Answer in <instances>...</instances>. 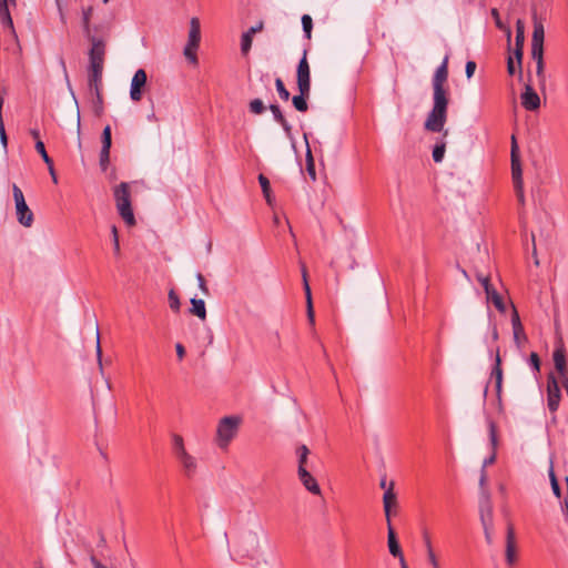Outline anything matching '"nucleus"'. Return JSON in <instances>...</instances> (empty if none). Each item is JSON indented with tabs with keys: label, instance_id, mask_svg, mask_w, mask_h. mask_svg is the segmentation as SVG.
Listing matches in <instances>:
<instances>
[{
	"label": "nucleus",
	"instance_id": "nucleus-1",
	"mask_svg": "<svg viewBox=\"0 0 568 568\" xmlns=\"http://www.w3.org/2000/svg\"><path fill=\"white\" fill-rule=\"evenodd\" d=\"M448 58L446 57L443 63L436 69L432 80L433 84V108L428 113L425 121V130L434 133H439L444 130L447 121L448 110V89L445 87L448 79L447 69Z\"/></svg>",
	"mask_w": 568,
	"mask_h": 568
},
{
	"label": "nucleus",
	"instance_id": "nucleus-2",
	"mask_svg": "<svg viewBox=\"0 0 568 568\" xmlns=\"http://www.w3.org/2000/svg\"><path fill=\"white\" fill-rule=\"evenodd\" d=\"M534 31L531 38V58L536 61V74L539 83H545V63H544V39L545 29L542 22L537 18L536 13L532 17Z\"/></svg>",
	"mask_w": 568,
	"mask_h": 568
},
{
	"label": "nucleus",
	"instance_id": "nucleus-3",
	"mask_svg": "<svg viewBox=\"0 0 568 568\" xmlns=\"http://www.w3.org/2000/svg\"><path fill=\"white\" fill-rule=\"evenodd\" d=\"M114 200L119 215L129 226L135 225L136 221L131 205L130 185L126 182H121L114 187Z\"/></svg>",
	"mask_w": 568,
	"mask_h": 568
},
{
	"label": "nucleus",
	"instance_id": "nucleus-4",
	"mask_svg": "<svg viewBox=\"0 0 568 568\" xmlns=\"http://www.w3.org/2000/svg\"><path fill=\"white\" fill-rule=\"evenodd\" d=\"M241 424V418L237 416L223 417L216 429V443L220 448L225 449L231 440L235 437Z\"/></svg>",
	"mask_w": 568,
	"mask_h": 568
},
{
	"label": "nucleus",
	"instance_id": "nucleus-5",
	"mask_svg": "<svg viewBox=\"0 0 568 568\" xmlns=\"http://www.w3.org/2000/svg\"><path fill=\"white\" fill-rule=\"evenodd\" d=\"M201 42V23L200 19L196 17L191 18L190 20V30L187 42L184 47L183 54L185 59L191 63L196 65L199 62L197 59V49Z\"/></svg>",
	"mask_w": 568,
	"mask_h": 568
},
{
	"label": "nucleus",
	"instance_id": "nucleus-6",
	"mask_svg": "<svg viewBox=\"0 0 568 568\" xmlns=\"http://www.w3.org/2000/svg\"><path fill=\"white\" fill-rule=\"evenodd\" d=\"M510 158H511V175H513L514 187H515L518 201L521 204H524L525 195H524V190H523V171H521V164H520L519 148H518V143H517L515 135L511 136Z\"/></svg>",
	"mask_w": 568,
	"mask_h": 568
},
{
	"label": "nucleus",
	"instance_id": "nucleus-7",
	"mask_svg": "<svg viewBox=\"0 0 568 568\" xmlns=\"http://www.w3.org/2000/svg\"><path fill=\"white\" fill-rule=\"evenodd\" d=\"M172 445L173 453L176 459L181 463L185 476L192 477L196 470V462L195 458L186 452L182 436L174 434L172 437Z\"/></svg>",
	"mask_w": 568,
	"mask_h": 568
},
{
	"label": "nucleus",
	"instance_id": "nucleus-8",
	"mask_svg": "<svg viewBox=\"0 0 568 568\" xmlns=\"http://www.w3.org/2000/svg\"><path fill=\"white\" fill-rule=\"evenodd\" d=\"M12 195L18 222L26 227H30L33 224L34 216L26 202L22 190L17 184L12 185Z\"/></svg>",
	"mask_w": 568,
	"mask_h": 568
},
{
	"label": "nucleus",
	"instance_id": "nucleus-9",
	"mask_svg": "<svg viewBox=\"0 0 568 568\" xmlns=\"http://www.w3.org/2000/svg\"><path fill=\"white\" fill-rule=\"evenodd\" d=\"M260 536L256 531H248L239 546L237 554L242 558L255 559L260 555Z\"/></svg>",
	"mask_w": 568,
	"mask_h": 568
},
{
	"label": "nucleus",
	"instance_id": "nucleus-10",
	"mask_svg": "<svg viewBox=\"0 0 568 568\" xmlns=\"http://www.w3.org/2000/svg\"><path fill=\"white\" fill-rule=\"evenodd\" d=\"M561 400V390L556 376L550 373L547 377V407L555 416Z\"/></svg>",
	"mask_w": 568,
	"mask_h": 568
},
{
	"label": "nucleus",
	"instance_id": "nucleus-11",
	"mask_svg": "<svg viewBox=\"0 0 568 568\" xmlns=\"http://www.w3.org/2000/svg\"><path fill=\"white\" fill-rule=\"evenodd\" d=\"M88 38L91 41V49L89 51V65L103 68L105 58L104 40L91 34H89Z\"/></svg>",
	"mask_w": 568,
	"mask_h": 568
},
{
	"label": "nucleus",
	"instance_id": "nucleus-12",
	"mask_svg": "<svg viewBox=\"0 0 568 568\" xmlns=\"http://www.w3.org/2000/svg\"><path fill=\"white\" fill-rule=\"evenodd\" d=\"M517 545L515 529L511 523L507 525L505 561L507 566L513 567L517 562Z\"/></svg>",
	"mask_w": 568,
	"mask_h": 568
},
{
	"label": "nucleus",
	"instance_id": "nucleus-13",
	"mask_svg": "<svg viewBox=\"0 0 568 568\" xmlns=\"http://www.w3.org/2000/svg\"><path fill=\"white\" fill-rule=\"evenodd\" d=\"M296 82L298 90H311V70L307 61L306 50H304L303 57L297 64Z\"/></svg>",
	"mask_w": 568,
	"mask_h": 568
},
{
	"label": "nucleus",
	"instance_id": "nucleus-14",
	"mask_svg": "<svg viewBox=\"0 0 568 568\" xmlns=\"http://www.w3.org/2000/svg\"><path fill=\"white\" fill-rule=\"evenodd\" d=\"M148 75L144 69L135 71L130 88V98L134 102H139L143 95V88L146 84Z\"/></svg>",
	"mask_w": 568,
	"mask_h": 568
},
{
	"label": "nucleus",
	"instance_id": "nucleus-15",
	"mask_svg": "<svg viewBox=\"0 0 568 568\" xmlns=\"http://www.w3.org/2000/svg\"><path fill=\"white\" fill-rule=\"evenodd\" d=\"M552 361L559 376L568 374L566 348L561 338H558L555 345Z\"/></svg>",
	"mask_w": 568,
	"mask_h": 568
},
{
	"label": "nucleus",
	"instance_id": "nucleus-16",
	"mask_svg": "<svg viewBox=\"0 0 568 568\" xmlns=\"http://www.w3.org/2000/svg\"><path fill=\"white\" fill-rule=\"evenodd\" d=\"M102 148L100 152V166L102 171H106L110 162V149L112 145L111 126L106 125L101 135Z\"/></svg>",
	"mask_w": 568,
	"mask_h": 568
},
{
	"label": "nucleus",
	"instance_id": "nucleus-17",
	"mask_svg": "<svg viewBox=\"0 0 568 568\" xmlns=\"http://www.w3.org/2000/svg\"><path fill=\"white\" fill-rule=\"evenodd\" d=\"M490 378L495 379V389L499 407L501 408V392H503V368L499 347L496 348L495 363L491 368Z\"/></svg>",
	"mask_w": 568,
	"mask_h": 568
},
{
	"label": "nucleus",
	"instance_id": "nucleus-18",
	"mask_svg": "<svg viewBox=\"0 0 568 568\" xmlns=\"http://www.w3.org/2000/svg\"><path fill=\"white\" fill-rule=\"evenodd\" d=\"M525 42V24L521 20H517L516 22V48L514 50V55L517 60V65L519 69V77H523L521 70V60H523V49Z\"/></svg>",
	"mask_w": 568,
	"mask_h": 568
},
{
	"label": "nucleus",
	"instance_id": "nucleus-19",
	"mask_svg": "<svg viewBox=\"0 0 568 568\" xmlns=\"http://www.w3.org/2000/svg\"><path fill=\"white\" fill-rule=\"evenodd\" d=\"M521 105L528 111H535L540 106V98L530 83L525 85L521 93Z\"/></svg>",
	"mask_w": 568,
	"mask_h": 568
},
{
	"label": "nucleus",
	"instance_id": "nucleus-20",
	"mask_svg": "<svg viewBox=\"0 0 568 568\" xmlns=\"http://www.w3.org/2000/svg\"><path fill=\"white\" fill-rule=\"evenodd\" d=\"M102 67H90L88 68V85L90 92L102 91Z\"/></svg>",
	"mask_w": 568,
	"mask_h": 568
},
{
	"label": "nucleus",
	"instance_id": "nucleus-21",
	"mask_svg": "<svg viewBox=\"0 0 568 568\" xmlns=\"http://www.w3.org/2000/svg\"><path fill=\"white\" fill-rule=\"evenodd\" d=\"M297 475L306 490L316 496L321 495V487L307 468H301V471H298Z\"/></svg>",
	"mask_w": 568,
	"mask_h": 568
},
{
	"label": "nucleus",
	"instance_id": "nucleus-22",
	"mask_svg": "<svg viewBox=\"0 0 568 568\" xmlns=\"http://www.w3.org/2000/svg\"><path fill=\"white\" fill-rule=\"evenodd\" d=\"M384 511L386 516L387 525L392 524L390 521V510L393 507H397V496L394 491V481L389 484L387 489L383 496Z\"/></svg>",
	"mask_w": 568,
	"mask_h": 568
},
{
	"label": "nucleus",
	"instance_id": "nucleus-23",
	"mask_svg": "<svg viewBox=\"0 0 568 568\" xmlns=\"http://www.w3.org/2000/svg\"><path fill=\"white\" fill-rule=\"evenodd\" d=\"M488 429H489V439L490 444L493 446V454L484 460L481 469H485L488 465H491L495 463L496 459V448L498 445V438H497V426L495 422L490 418L487 419Z\"/></svg>",
	"mask_w": 568,
	"mask_h": 568
},
{
	"label": "nucleus",
	"instance_id": "nucleus-24",
	"mask_svg": "<svg viewBox=\"0 0 568 568\" xmlns=\"http://www.w3.org/2000/svg\"><path fill=\"white\" fill-rule=\"evenodd\" d=\"M479 519L483 526L485 540L487 545L494 542V514H479Z\"/></svg>",
	"mask_w": 568,
	"mask_h": 568
},
{
	"label": "nucleus",
	"instance_id": "nucleus-25",
	"mask_svg": "<svg viewBox=\"0 0 568 568\" xmlns=\"http://www.w3.org/2000/svg\"><path fill=\"white\" fill-rule=\"evenodd\" d=\"M387 529H388L387 544H388V549H389L390 555L398 559L404 558V554L398 544V540L396 538V534H395V530H394L392 524L387 525Z\"/></svg>",
	"mask_w": 568,
	"mask_h": 568
},
{
	"label": "nucleus",
	"instance_id": "nucleus-26",
	"mask_svg": "<svg viewBox=\"0 0 568 568\" xmlns=\"http://www.w3.org/2000/svg\"><path fill=\"white\" fill-rule=\"evenodd\" d=\"M302 276H303V285L306 296V304H307V318L311 324H314V310L312 304V293L311 287L307 280V272L305 265H302Z\"/></svg>",
	"mask_w": 568,
	"mask_h": 568
},
{
	"label": "nucleus",
	"instance_id": "nucleus-27",
	"mask_svg": "<svg viewBox=\"0 0 568 568\" xmlns=\"http://www.w3.org/2000/svg\"><path fill=\"white\" fill-rule=\"evenodd\" d=\"M298 94L292 98V103L298 112H306L308 110L307 99L311 90H298Z\"/></svg>",
	"mask_w": 568,
	"mask_h": 568
},
{
	"label": "nucleus",
	"instance_id": "nucleus-28",
	"mask_svg": "<svg viewBox=\"0 0 568 568\" xmlns=\"http://www.w3.org/2000/svg\"><path fill=\"white\" fill-rule=\"evenodd\" d=\"M270 111L273 114L274 120L283 128L286 134H291L292 126L283 115L281 108L277 104H270Z\"/></svg>",
	"mask_w": 568,
	"mask_h": 568
},
{
	"label": "nucleus",
	"instance_id": "nucleus-29",
	"mask_svg": "<svg viewBox=\"0 0 568 568\" xmlns=\"http://www.w3.org/2000/svg\"><path fill=\"white\" fill-rule=\"evenodd\" d=\"M485 293L487 301L491 302L499 312L504 313L506 311L504 300L494 286H490L488 290L485 291Z\"/></svg>",
	"mask_w": 568,
	"mask_h": 568
},
{
	"label": "nucleus",
	"instance_id": "nucleus-30",
	"mask_svg": "<svg viewBox=\"0 0 568 568\" xmlns=\"http://www.w3.org/2000/svg\"><path fill=\"white\" fill-rule=\"evenodd\" d=\"M479 514H494L490 494L487 488L479 493Z\"/></svg>",
	"mask_w": 568,
	"mask_h": 568
},
{
	"label": "nucleus",
	"instance_id": "nucleus-31",
	"mask_svg": "<svg viewBox=\"0 0 568 568\" xmlns=\"http://www.w3.org/2000/svg\"><path fill=\"white\" fill-rule=\"evenodd\" d=\"M192 307L190 308L191 314L197 316L200 320L204 321L206 318V308L203 300L192 298L191 300Z\"/></svg>",
	"mask_w": 568,
	"mask_h": 568
},
{
	"label": "nucleus",
	"instance_id": "nucleus-32",
	"mask_svg": "<svg viewBox=\"0 0 568 568\" xmlns=\"http://www.w3.org/2000/svg\"><path fill=\"white\" fill-rule=\"evenodd\" d=\"M258 182L263 192V195L268 205L273 204L274 197L272 196L271 184L268 179L264 174L258 175Z\"/></svg>",
	"mask_w": 568,
	"mask_h": 568
},
{
	"label": "nucleus",
	"instance_id": "nucleus-33",
	"mask_svg": "<svg viewBox=\"0 0 568 568\" xmlns=\"http://www.w3.org/2000/svg\"><path fill=\"white\" fill-rule=\"evenodd\" d=\"M296 454L298 457V468H297V473H298V471H301V468H306L310 449L307 448L306 445H301L297 447Z\"/></svg>",
	"mask_w": 568,
	"mask_h": 568
},
{
	"label": "nucleus",
	"instance_id": "nucleus-34",
	"mask_svg": "<svg viewBox=\"0 0 568 568\" xmlns=\"http://www.w3.org/2000/svg\"><path fill=\"white\" fill-rule=\"evenodd\" d=\"M445 149H446V143L443 140L438 143H436V145L434 146L432 155H433V160L436 163H439L443 161L444 155H445Z\"/></svg>",
	"mask_w": 568,
	"mask_h": 568
},
{
	"label": "nucleus",
	"instance_id": "nucleus-35",
	"mask_svg": "<svg viewBox=\"0 0 568 568\" xmlns=\"http://www.w3.org/2000/svg\"><path fill=\"white\" fill-rule=\"evenodd\" d=\"M93 95V109L94 113L100 116L103 112V97L102 91L91 92Z\"/></svg>",
	"mask_w": 568,
	"mask_h": 568
},
{
	"label": "nucleus",
	"instance_id": "nucleus-36",
	"mask_svg": "<svg viewBox=\"0 0 568 568\" xmlns=\"http://www.w3.org/2000/svg\"><path fill=\"white\" fill-rule=\"evenodd\" d=\"M275 88L283 101H288L291 98L290 91L285 88V84L281 78L275 79Z\"/></svg>",
	"mask_w": 568,
	"mask_h": 568
},
{
	"label": "nucleus",
	"instance_id": "nucleus-37",
	"mask_svg": "<svg viewBox=\"0 0 568 568\" xmlns=\"http://www.w3.org/2000/svg\"><path fill=\"white\" fill-rule=\"evenodd\" d=\"M302 27L304 31V36L307 40L312 38V30H313V20L311 16L304 14L302 17Z\"/></svg>",
	"mask_w": 568,
	"mask_h": 568
},
{
	"label": "nucleus",
	"instance_id": "nucleus-38",
	"mask_svg": "<svg viewBox=\"0 0 568 568\" xmlns=\"http://www.w3.org/2000/svg\"><path fill=\"white\" fill-rule=\"evenodd\" d=\"M253 37L244 32L241 37V52L247 55L252 48Z\"/></svg>",
	"mask_w": 568,
	"mask_h": 568
},
{
	"label": "nucleus",
	"instance_id": "nucleus-39",
	"mask_svg": "<svg viewBox=\"0 0 568 568\" xmlns=\"http://www.w3.org/2000/svg\"><path fill=\"white\" fill-rule=\"evenodd\" d=\"M514 333V342L518 348L523 347V344L527 342V335L524 331V327L521 328H515L513 329Z\"/></svg>",
	"mask_w": 568,
	"mask_h": 568
},
{
	"label": "nucleus",
	"instance_id": "nucleus-40",
	"mask_svg": "<svg viewBox=\"0 0 568 568\" xmlns=\"http://www.w3.org/2000/svg\"><path fill=\"white\" fill-rule=\"evenodd\" d=\"M0 17L3 22H7L8 26L12 27V19L8 9V0H0Z\"/></svg>",
	"mask_w": 568,
	"mask_h": 568
},
{
	"label": "nucleus",
	"instance_id": "nucleus-41",
	"mask_svg": "<svg viewBox=\"0 0 568 568\" xmlns=\"http://www.w3.org/2000/svg\"><path fill=\"white\" fill-rule=\"evenodd\" d=\"M248 109L253 114H262L266 106L261 99H254L250 102Z\"/></svg>",
	"mask_w": 568,
	"mask_h": 568
},
{
	"label": "nucleus",
	"instance_id": "nucleus-42",
	"mask_svg": "<svg viewBox=\"0 0 568 568\" xmlns=\"http://www.w3.org/2000/svg\"><path fill=\"white\" fill-rule=\"evenodd\" d=\"M3 98L0 95V140H1V143L4 148H7V144H8V138H7V134H6V130H4V123H3V119H2V106H3Z\"/></svg>",
	"mask_w": 568,
	"mask_h": 568
},
{
	"label": "nucleus",
	"instance_id": "nucleus-43",
	"mask_svg": "<svg viewBox=\"0 0 568 568\" xmlns=\"http://www.w3.org/2000/svg\"><path fill=\"white\" fill-rule=\"evenodd\" d=\"M306 171L312 178V180L316 179L315 164L311 150H307L306 153Z\"/></svg>",
	"mask_w": 568,
	"mask_h": 568
},
{
	"label": "nucleus",
	"instance_id": "nucleus-44",
	"mask_svg": "<svg viewBox=\"0 0 568 568\" xmlns=\"http://www.w3.org/2000/svg\"><path fill=\"white\" fill-rule=\"evenodd\" d=\"M425 544L427 547V556H428L429 562L432 564L433 568H439L436 555L432 548V542L428 537L425 538Z\"/></svg>",
	"mask_w": 568,
	"mask_h": 568
},
{
	"label": "nucleus",
	"instance_id": "nucleus-45",
	"mask_svg": "<svg viewBox=\"0 0 568 568\" xmlns=\"http://www.w3.org/2000/svg\"><path fill=\"white\" fill-rule=\"evenodd\" d=\"M169 304H170V307H171L172 311H174V312H179L180 311V306H181L180 297L175 293L174 290H171L169 292Z\"/></svg>",
	"mask_w": 568,
	"mask_h": 568
},
{
	"label": "nucleus",
	"instance_id": "nucleus-46",
	"mask_svg": "<svg viewBox=\"0 0 568 568\" xmlns=\"http://www.w3.org/2000/svg\"><path fill=\"white\" fill-rule=\"evenodd\" d=\"M549 477H550V484H551V489H552L554 495L557 498H560L561 497L560 486H559V483L556 478V475H555L552 468H550Z\"/></svg>",
	"mask_w": 568,
	"mask_h": 568
},
{
	"label": "nucleus",
	"instance_id": "nucleus-47",
	"mask_svg": "<svg viewBox=\"0 0 568 568\" xmlns=\"http://www.w3.org/2000/svg\"><path fill=\"white\" fill-rule=\"evenodd\" d=\"M91 12H92V9L88 8L85 10H83V14H82L83 29H84V32L87 33V36L90 34V17H91Z\"/></svg>",
	"mask_w": 568,
	"mask_h": 568
},
{
	"label": "nucleus",
	"instance_id": "nucleus-48",
	"mask_svg": "<svg viewBox=\"0 0 568 568\" xmlns=\"http://www.w3.org/2000/svg\"><path fill=\"white\" fill-rule=\"evenodd\" d=\"M529 364L534 369L535 374L540 372V358L537 353L532 352L529 356Z\"/></svg>",
	"mask_w": 568,
	"mask_h": 568
},
{
	"label": "nucleus",
	"instance_id": "nucleus-49",
	"mask_svg": "<svg viewBox=\"0 0 568 568\" xmlns=\"http://www.w3.org/2000/svg\"><path fill=\"white\" fill-rule=\"evenodd\" d=\"M477 281L481 284L484 287V291L488 290L493 284L490 283V278L488 275H484L483 273L476 274Z\"/></svg>",
	"mask_w": 568,
	"mask_h": 568
},
{
	"label": "nucleus",
	"instance_id": "nucleus-50",
	"mask_svg": "<svg viewBox=\"0 0 568 568\" xmlns=\"http://www.w3.org/2000/svg\"><path fill=\"white\" fill-rule=\"evenodd\" d=\"M511 326H513V329L523 327L519 314L514 305H513V314H511Z\"/></svg>",
	"mask_w": 568,
	"mask_h": 568
},
{
	"label": "nucleus",
	"instance_id": "nucleus-51",
	"mask_svg": "<svg viewBox=\"0 0 568 568\" xmlns=\"http://www.w3.org/2000/svg\"><path fill=\"white\" fill-rule=\"evenodd\" d=\"M43 161L48 165V169L50 171V174L52 176L53 182L57 183V175H55V172H54L52 159L48 155V156L43 158Z\"/></svg>",
	"mask_w": 568,
	"mask_h": 568
},
{
	"label": "nucleus",
	"instance_id": "nucleus-52",
	"mask_svg": "<svg viewBox=\"0 0 568 568\" xmlns=\"http://www.w3.org/2000/svg\"><path fill=\"white\" fill-rule=\"evenodd\" d=\"M476 70V62L475 61H467L465 67V73L468 79H470Z\"/></svg>",
	"mask_w": 568,
	"mask_h": 568
},
{
	"label": "nucleus",
	"instance_id": "nucleus-53",
	"mask_svg": "<svg viewBox=\"0 0 568 568\" xmlns=\"http://www.w3.org/2000/svg\"><path fill=\"white\" fill-rule=\"evenodd\" d=\"M36 150L37 152L41 155V158H45L48 156V153L45 151V146H44V143L41 141V140H38L36 142Z\"/></svg>",
	"mask_w": 568,
	"mask_h": 568
},
{
	"label": "nucleus",
	"instance_id": "nucleus-54",
	"mask_svg": "<svg viewBox=\"0 0 568 568\" xmlns=\"http://www.w3.org/2000/svg\"><path fill=\"white\" fill-rule=\"evenodd\" d=\"M263 30V22L260 21L256 26L251 27L247 31H245L247 34L254 37L255 33Z\"/></svg>",
	"mask_w": 568,
	"mask_h": 568
},
{
	"label": "nucleus",
	"instance_id": "nucleus-55",
	"mask_svg": "<svg viewBox=\"0 0 568 568\" xmlns=\"http://www.w3.org/2000/svg\"><path fill=\"white\" fill-rule=\"evenodd\" d=\"M175 351H176V356H178L179 361H182L185 356V347L181 343H178L175 345Z\"/></svg>",
	"mask_w": 568,
	"mask_h": 568
},
{
	"label": "nucleus",
	"instance_id": "nucleus-56",
	"mask_svg": "<svg viewBox=\"0 0 568 568\" xmlns=\"http://www.w3.org/2000/svg\"><path fill=\"white\" fill-rule=\"evenodd\" d=\"M491 16H493V17H494V19H495L496 27H497L498 29L503 30V29H504V24H503V23H501V21H500L498 10H497V9H493V10H491Z\"/></svg>",
	"mask_w": 568,
	"mask_h": 568
},
{
	"label": "nucleus",
	"instance_id": "nucleus-57",
	"mask_svg": "<svg viewBox=\"0 0 568 568\" xmlns=\"http://www.w3.org/2000/svg\"><path fill=\"white\" fill-rule=\"evenodd\" d=\"M486 483H487V473H486V469H481L480 478H479L480 491L483 490V488H487Z\"/></svg>",
	"mask_w": 568,
	"mask_h": 568
},
{
	"label": "nucleus",
	"instance_id": "nucleus-58",
	"mask_svg": "<svg viewBox=\"0 0 568 568\" xmlns=\"http://www.w3.org/2000/svg\"><path fill=\"white\" fill-rule=\"evenodd\" d=\"M507 71L510 75H514L516 72L515 62L511 57H509L507 61Z\"/></svg>",
	"mask_w": 568,
	"mask_h": 568
},
{
	"label": "nucleus",
	"instance_id": "nucleus-59",
	"mask_svg": "<svg viewBox=\"0 0 568 568\" xmlns=\"http://www.w3.org/2000/svg\"><path fill=\"white\" fill-rule=\"evenodd\" d=\"M197 281H199L200 288L203 292L207 293V287H206L205 278H204V276L201 273L197 274Z\"/></svg>",
	"mask_w": 568,
	"mask_h": 568
},
{
	"label": "nucleus",
	"instance_id": "nucleus-60",
	"mask_svg": "<svg viewBox=\"0 0 568 568\" xmlns=\"http://www.w3.org/2000/svg\"><path fill=\"white\" fill-rule=\"evenodd\" d=\"M97 355H98L99 363L101 364L102 351H101V344H100V335H99V333L97 334Z\"/></svg>",
	"mask_w": 568,
	"mask_h": 568
},
{
	"label": "nucleus",
	"instance_id": "nucleus-61",
	"mask_svg": "<svg viewBox=\"0 0 568 568\" xmlns=\"http://www.w3.org/2000/svg\"><path fill=\"white\" fill-rule=\"evenodd\" d=\"M566 484H567V497L561 503V510L568 509V477H566Z\"/></svg>",
	"mask_w": 568,
	"mask_h": 568
},
{
	"label": "nucleus",
	"instance_id": "nucleus-62",
	"mask_svg": "<svg viewBox=\"0 0 568 568\" xmlns=\"http://www.w3.org/2000/svg\"><path fill=\"white\" fill-rule=\"evenodd\" d=\"M560 381H561V384L568 395V374L565 375V376H559Z\"/></svg>",
	"mask_w": 568,
	"mask_h": 568
},
{
	"label": "nucleus",
	"instance_id": "nucleus-63",
	"mask_svg": "<svg viewBox=\"0 0 568 568\" xmlns=\"http://www.w3.org/2000/svg\"><path fill=\"white\" fill-rule=\"evenodd\" d=\"M111 234H112V242H116V240H119V234H118V229L115 225H112Z\"/></svg>",
	"mask_w": 568,
	"mask_h": 568
},
{
	"label": "nucleus",
	"instance_id": "nucleus-64",
	"mask_svg": "<svg viewBox=\"0 0 568 568\" xmlns=\"http://www.w3.org/2000/svg\"><path fill=\"white\" fill-rule=\"evenodd\" d=\"M499 337V334H498V329H497V326L496 325H493L491 327V338L493 341H497Z\"/></svg>",
	"mask_w": 568,
	"mask_h": 568
}]
</instances>
